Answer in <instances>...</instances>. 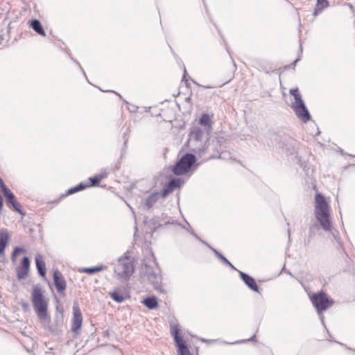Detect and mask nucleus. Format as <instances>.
<instances>
[{"label": "nucleus", "mask_w": 355, "mask_h": 355, "mask_svg": "<svg viewBox=\"0 0 355 355\" xmlns=\"http://www.w3.org/2000/svg\"><path fill=\"white\" fill-rule=\"evenodd\" d=\"M315 216L324 231L331 230L329 205L321 193H317L315 197Z\"/></svg>", "instance_id": "obj_1"}, {"label": "nucleus", "mask_w": 355, "mask_h": 355, "mask_svg": "<svg viewBox=\"0 0 355 355\" xmlns=\"http://www.w3.org/2000/svg\"><path fill=\"white\" fill-rule=\"evenodd\" d=\"M32 302L34 309L41 322L44 325L50 322V317L47 313V302L45 301L40 286L34 287L32 292Z\"/></svg>", "instance_id": "obj_2"}, {"label": "nucleus", "mask_w": 355, "mask_h": 355, "mask_svg": "<svg viewBox=\"0 0 355 355\" xmlns=\"http://www.w3.org/2000/svg\"><path fill=\"white\" fill-rule=\"evenodd\" d=\"M311 301L317 310L318 315L320 316L322 323H324V316L322 313L324 311L332 306L334 301L332 299H329L323 291L313 294L311 297Z\"/></svg>", "instance_id": "obj_3"}, {"label": "nucleus", "mask_w": 355, "mask_h": 355, "mask_svg": "<svg viewBox=\"0 0 355 355\" xmlns=\"http://www.w3.org/2000/svg\"><path fill=\"white\" fill-rule=\"evenodd\" d=\"M196 161L195 155L191 153L184 155L175 164L173 172L176 175H182L189 171Z\"/></svg>", "instance_id": "obj_4"}, {"label": "nucleus", "mask_w": 355, "mask_h": 355, "mask_svg": "<svg viewBox=\"0 0 355 355\" xmlns=\"http://www.w3.org/2000/svg\"><path fill=\"white\" fill-rule=\"evenodd\" d=\"M134 272L132 261L127 257L119 258L114 268V272L120 279H127Z\"/></svg>", "instance_id": "obj_5"}, {"label": "nucleus", "mask_w": 355, "mask_h": 355, "mask_svg": "<svg viewBox=\"0 0 355 355\" xmlns=\"http://www.w3.org/2000/svg\"><path fill=\"white\" fill-rule=\"evenodd\" d=\"M268 144L277 149H282L288 156L295 155L297 153L294 144L285 143L284 141H282L280 136L276 134L272 135Z\"/></svg>", "instance_id": "obj_6"}, {"label": "nucleus", "mask_w": 355, "mask_h": 355, "mask_svg": "<svg viewBox=\"0 0 355 355\" xmlns=\"http://www.w3.org/2000/svg\"><path fill=\"white\" fill-rule=\"evenodd\" d=\"M171 335L173 336L175 345L178 347V352L179 355H191L189 349L183 340L182 338L179 335L180 329L177 325H173L171 328Z\"/></svg>", "instance_id": "obj_7"}, {"label": "nucleus", "mask_w": 355, "mask_h": 355, "mask_svg": "<svg viewBox=\"0 0 355 355\" xmlns=\"http://www.w3.org/2000/svg\"><path fill=\"white\" fill-rule=\"evenodd\" d=\"M291 107L294 110L296 116L302 122L306 123L311 119L310 113L303 100L297 103H292Z\"/></svg>", "instance_id": "obj_8"}, {"label": "nucleus", "mask_w": 355, "mask_h": 355, "mask_svg": "<svg viewBox=\"0 0 355 355\" xmlns=\"http://www.w3.org/2000/svg\"><path fill=\"white\" fill-rule=\"evenodd\" d=\"M83 322V315L79 308L78 303H74L73 305V319L71 322V331L75 334H78L79 330L81 328Z\"/></svg>", "instance_id": "obj_9"}, {"label": "nucleus", "mask_w": 355, "mask_h": 355, "mask_svg": "<svg viewBox=\"0 0 355 355\" xmlns=\"http://www.w3.org/2000/svg\"><path fill=\"white\" fill-rule=\"evenodd\" d=\"M31 261L28 257H24L19 266L17 267V277L18 279H23L28 275Z\"/></svg>", "instance_id": "obj_10"}, {"label": "nucleus", "mask_w": 355, "mask_h": 355, "mask_svg": "<svg viewBox=\"0 0 355 355\" xmlns=\"http://www.w3.org/2000/svg\"><path fill=\"white\" fill-rule=\"evenodd\" d=\"M146 274L148 281L153 286L155 289L160 290L162 282L161 275L158 273H156L155 271H153V269L148 266H146Z\"/></svg>", "instance_id": "obj_11"}, {"label": "nucleus", "mask_w": 355, "mask_h": 355, "mask_svg": "<svg viewBox=\"0 0 355 355\" xmlns=\"http://www.w3.org/2000/svg\"><path fill=\"white\" fill-rule=\"evenodd\" d=\"M53 282L56 290L59 293H62L66 290V281L62 273L58 270L53 272Z\"/></svg>", "instance_id": "obj_12"}, {"label": "nucleus", "mask_w": 355, "mask_h": 355, "mask_svg": "<svg viewBox=\"0 0 355 355\" xmlns=\"http://www.w3.org/2000/svg\"><path fill=\"white\" fill-rule=\"evenodd\" d=\"M181 185V180L178 178H173L171 180L167 185L163 189L162 191V196L166 197L169 193H172L175 189L179 188Z\"/></svg>", "instance_id": "obj_13"}, {"label": "nucleus", "mask_w": 355, "mask_h": 355, "mask_svg": "<svg viewBox=\"0 0 355 355\" xmlns=\"http://www.w3.org/2000/svg\"><path fill=\"white\" fill-rule=\"evenodd\" d=\"M10 236L6 229H0V255L4 254L5 249L8 245Z\"/></svg>", "instance_id": "obj_14"}, {"label": "nucleus", "mask_w": 355, "mask_h": 355, "mask_svg": "<svg viewBox=\"0 0 355 355\" xmlns=\"http://www.w3.org/2000/svg\"><path fill=\"white\" fill-rule=\"evenodd\" d=\"M160 193L159 192L152 193L141 202L142 206L147 209L151 208L157 202Z\"/></svg>", "instance_id": "obj_15"}, {"label": "nucleus", "mask_w": 355, "mask_h": 355, "mask_svg": "<svg viewBox=\"0 0 355 355\" xmlns=\"http://www.w3.org/2000/svg\"><path fill=\"white\" fill-rule=\"evenodd\" d=\"M35 264L36 268L38 271V273L42 277H45L46 275V264L44 261V259L42 255L38 254L35 257Z\"/></svg>", "instance_id": "obj_16"}, {"label": "nucleus", "mask_w": 355, "mask_h": 355, "mask_svg": "<svg viewBox=\"0 0 355 355\" xmlns=\"http://www.w3.org/2000/svg\"><path fill=\"white\" fill-rule=\"evenodd\" d=\"M7 206L12 209L13 211L24 216L26 214L21 209V205L17 200L16 197L13 198V200H10L6 202Z\"/></svg>", "instance_id": "obj_17"}, {"label": "nucleus", "mask_w": 355, "mask_h": 355, "mask_svg": "<svg viewBox=\"0 0 355 355\" xmlns=\"http://www.w3.org/2000/svg\"><path fill=\"white\" fill-rule=\"evenodd\" d=\"M0 191L5 197L6 202L13 200V198L15 197L11 190L4 184L1 178H0Z\"/></svg>", "instance_id": "obj_18"}, {"label": "nucleus", "mask_w": 355, "mask_h": 355, "mask_svg": "<svg viewBox=\"0 0 355 355\" xmlns=\"http://www.w3.org/2000/svg\"><path fill=\"white\" fill-rule=\"evenodd\" d=\"M30 26L33 28L37 34L45 36V31L42 26L41 22L38 19H32L30 21Z\"/></svg>", "instance_id": "obj_19"}, {"label": "nucleus", "mask_w": 355, "mask_h": 355, "mask_svg": "<svg viewBox=\"0 0 355 355\" xmlns=\"http://www.w3.org/2000/svg\"><path fill=\"white\" fill-rule=\"evenodd\" d=\"M245 286H247L252 291L259 293V288L255 279L247 274H245Z\"/></svg>", "instance_id": "obj_20"}, {"label": "nucleus", "mask_w": 355, "mask_h": 355, "mask_svg": "<svg viewBox=\"0 0 355 355\" xmlns=\"http://www.w3.org/2000/svg\"><path fill=\"white\" fill-rule=\"evenodd\" d=\"M143 304L149 309H155L157 305V300L155 297H148L145 298L143 301Z\"/></svg>", "instance_id": "obj_21"}, {"label": "nucleus", "mask_w": 355, "mask_h": 355, "mask_svg": "<svg viewBox=\"0 0 355 355\" xmlns=\"http://www.w3.org/2000/svg\"><path fill=\"white\" fill-rule=\"evenodd\" d=\"M106 268H107L106 266L101 265V266L92 267V268H83L80 269V271L81 272H85V273L92 275V274L104 270Z\"/></svg>", "instance_id": "obj_22"}, {"label": "nucleus", "mask_w": 355, "mask_h": 355, "mask_svg": "<svg viewBox=\"0 0 355 355\" xmlns=\"http://www.w3.org/2000/svg\"><path fill=\"white\" fill-rule=\"evenodd\" d=\"M203 131L199 127H193L190 132V136L194 140L199 141L202 139L203 136Z\"/></svg>", "instance_id": "obj_23"}, {"label": "nucleus", "mask_w": 355, "mask_h": 355, "mask_svg": "<svg viewBox=\"0 0 355 355\" xmlns=\"http://www.w3.org/2000/svg\"><path fill=\"white\" fill-rule=\"evenodd\" d=\"M211 119L208 114H203L200 118V124L208 130L211 129Z\"/></svg>", "instance_id": "obj_24"}, {"label": "nucleus", "mask_w": 355, "mask_h": 355, "mask_svg": "<svg viewBox=\"0 0 355 355\" xmlns=\"http://www.w3.org/2000/svg\"><path fill=\"white\" fill-rule=\"evenodd\" d=\"M317 6L318 8H315L313 12L315 16L320 13L324 8L329 6V1L327 0H317Z\"/></svg>", "instance_id": "obj_25"}, {"label": "nucleus", "mask_w": 355, "mask_h": 355, "mask_svg": "<svg viewBox=\"0 0 355 355\" xmlns=\"http://www.w3.org/2000/svg\"><path fill=\"white\" fill-rule=\"evenodd\" d=\"M210 248L214 252V253L215 254L216 257L218 258L224 264L230 266L231 268H232L234 270H236L234 268V266L221 253H220L218 251H217L216 249H214L213 248Z\"/></svg>", "instance_id": "obj_26"}, {"label": "nucleus", "mask_w": 355, "mask_h": 355, "mask_svg": "<svg viewBox=\"0 0 355 355\" xmlns=\"http://www.w3.org/2000/svg\"><path fill=\"white\" fill-rule=\"evenodd\" d=\"M289 92L290 94L294 97L295 101L293 103H297L302 101V98L300 94L298 88L291 89Z\"/></svg>", "instance_id": "obj_27"}, {"label": "nucleus", "mask_w": 355, "mask_h": 355, "mask_svg": "<svg viewBox=\"0 0 355 355\" xmlns=\"http://www.w3.org/2000/svg\"><path fill=\"white\" fill-rule=\"evenodd\" d=\"M111 297L116 302L121 303L125 300V297L117 291L110 293Z\"/></svg>", "instance_id": "obj_28"}, {"label": "nucleus", "mask_w": 355, "mask_h": 355, "mask_svg": "<svg viewBox=\"0 0 355 355\" xmlns=\"http://www.w3.org/2000/svg\"><path fill=\"white\" fill-rule=\"evenodd\" d=\"M26 250L22 247H16L14 248L12 256H11V260L13 263L16 261L17 256L18 254L21 252H25Z\"/></svg>", "instance_id": "obj_29"}, {"label": "nucleus", "mask_w": 355, "mask_h": 355, "mask_svg": "<svg viewBox=\"0 0 355 355\" xmlns=\"http://www.w3.org/2000/svg\"><path fill=\"white\" fill-rule=\"evenodd\" d=\"M105 178V175H96L93 178H90V181L92 182V184L93 186H96L98 185L100 182Z\"/></svg>", "instance_id": "obj_30"}, {"label": "nucleus", "mask_w": 355, "mask_h": 355, "mask_svg": "<svg viewBox=\"0 0 355 355\" xmlns=\"http://www.w3.org/2000/svg\"><path fill=\"white\" fill-rule=\"evenodd\" d=\"M79 191V189L76 186L74 187H72L71 189H69L67 192V195H71V194H73L76 192Z\"/></svg>", "instance_id": "obj_31"}, {"label": "nucleus", "mask_w": 355, "mask_h": 355, "mask_svg": "<svg viewBox=\"0 0 355 355\" xmlns=\"http://www.w3.org/2000/svg\"><path fill=\"white\" fill-rule=\"evenodd\" d=\"M79 191V189L76 186L74 187H72L71 189H69L67 192V195H71V194H73L76 192Z\"/></svg>", "instance_id": "obj_32"}, {"label": "nucleus", "mask_w": 355, "mask_h": 355, "mask_svg": "<svg viewBox=\"0 0 355 355\" xmlns=\"http://www.w3.org/2000/svg\"><path fill=\"white\" fill-rule=\"evenodd\" d=\"M316 228H317V225H312V226H311L309 227V235H310V236H312V234H313V232H314V230L316 229Z\"/></svg>", "instance_id": "obj_33"}, {"label": "nucleus", "mask_w": 355, "mask_h": 355, "mask_svg": "<svg viewBox=\"0 0 355 355\" xmlns=\"http://www.w3.org/2000/svg\"><path fill=\"white\" fill-rule=\"evenodd\" d=\"M3 207V198H2V197L0 196V216L1 215V212H2Z\"/></svg>", "instance_id": "obj_34"}, {"label": "nucleus", "mask_w": 355, "mask_h": 355, "mask_svg": "<svg viewBox=\"0 0 355 355\" xmlns=\"http://www.w3.org/2000/svg\"><path fill=\"white\" fill-rule=\"evenodd\" d=\"M76 187L79 189V191L84 189L86 187V186H85L83 183L79 184Z\"/></svg>", "instance_id": "obj_35"}, {"label": "nucleus", "mask_w": 355, "mask_h": 355, "mask_svg": "<svg viewBox=\"0 0 355 355\" xmlns=\"http://www.w3.org/2000/svg\"><path fill=\"white\" fill-rule=\"evenodd\" d=\"M254 339H255V335L252 336L251 338H250L248 339H245V342L246 343H248V342L253 341V340H254Z\"/></svg>", "instance_id": "obj_36"}, {"label": "nucleus", "mask_w": 355, "mask_h": 355, "mask_svg": "<svg viewBox=\"0 0 355 355\" xmlns=\"http://www.w3.org/2000/svg\"><path fill=\"white\" fill-rule=\"evenodd\" d=\"M241 279L244 282V272L239 271Z\"/></svg>", "instance_id": "obj_37"}, {"label": "nucleus", "mask_w": 355, "mask_h": 355, "mask_svg": "<svg viewBox=\"0 0 355 355\" xmlns=\"http://www.w3.org/2000/svg\"><path fill=\"white\" fill-rule=\"evenodd\" d=\"M22 306L24 309H27L28 307V304L27 302H24Z\"/></svg>", "instance_id": "obj_38"}, {"label": "nucleus", "mask_w": 355, "mask_h": 355, "mask_svg": "<svg viewBox=\"0 0 355 355\" xmlns=\"http://www.w3.org/2000/svg\"><path fill=\"white\" fill-rule=\"evenodd\" d=\"M299 60H300V58H297V59L293 62V65H295V64H296V63H297Z\"/></svg>", "instance_id": "obj_39"}, {"label": "nucleus", "mask_w": 355, "mask_h": 355, "mask_svg": "<svg viewBox=\"0 0 355 355\" xmlns=\"http://www.w3.org/2000/svg\"><path fill=\"white\" fill-rule=\"evenodd\" d=\"M243 342H244V340H241L236 341L234 343H242Z\"/></svg>", "instance_id": "obj_40"}, {"label": "nucleus", "mask_w": 355, "mask_h": 355, "mask_svg": "<svg viewBox=\"0 0 355 355\" xmlns=\"http://www.w3.org/2000/svg\"><path fill=\"white\" fill-rule=\"evenodd\" d=\"M349 8H351L352 10L353 9V6L352 4H349Z\"/></svg>", "instance_id": "obj_41"}, {"label": "nucleus", "mask_w": 355, "mask_h": 355, "mask_svg": "<svg viewBox=\"0 0 355 355\" xmlns=\"http://www.w3.org/2000/svg\"><path fill=\"white\" fill-rule=\"evenodd\" d=\"M49 331H53L51 327H49Z\"/></svg>", "instance_id": "obj_42"}]
</instances>
